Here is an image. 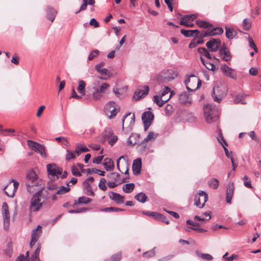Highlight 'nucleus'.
I'll return each instance as SVG.
<instances>
[{
    "instance_id": "1",
    "label": "nucleus",
    "mask_w": 261,
    "mask_h": 261,
    "mask_svg": "<svg viewBox=\"0 0 261 261\" xmlns=\"http://www.w3.org/2000/svg\"><path fill=\"white\" fill-rule=\"evenodd\" d=\"M205 120L208 123L217 121L219 118V113L214 106L207 105L203 107Z\"/></svg>"
},
{
    "instance_id": "2",
    "label": "nucleus",
    "mask_w": 261,
    "mask_h": 261,
    "mask_svg": "<svg viewBox=\"0 0 261 261\" xmlns=\"http://www.w3.org/2000/svg\"><path fill=\"white\" fill-rule=\"evenodd\" d=\"M187 89L189 91H194L198 89L201 86V81L194 74H191L188 78L185 81Z\"/></svg>"
},
{
    "instance_id": "3",
    "label": "nucleus",
    "mask_w": 261,
    "mask_h": 261,
    "mask_svg": "<svg viewBox=\"0 0 261 261\" xmlns=\"http://www.w3.org/2000/svg\"><path fill=\"white\" fill-rule=\"evenodd\" d=\"M42 193V190H39L35 193L31 199L30 205V210L32 212L38 211L42 205L46 204L45 200L41 201L40 195Z\"/></svg>"
},
{
    "instance_id": "4",
    "label": "nucleus",
    "mask_w": 261,
    "mask_h": 261,
    "mask_svg": "<svg viewBox=\"0 0 261 261\" xmlns=\"http://www.w3.org/2000/svg\"><path fill=\"white\" fill-rule=\"evenodd\" d=\"M178 75L176 71L173 69H168L162 72L157 77L159 83H167L174 79Z\"/></svg>"
},
{
    "instance_id": "5",
    "label": "nucleus",
    "mask_w": 261,
    "mask_h": 261,
    "mask_svg": "<svg viewBox=\"0 0 261 261\" xmlns=\"http://www.w3.org/2000/svg\"><path fill=\"white\" fill-rule=\"evenodd\" d=\"M110 85L107 83H102L99 87H93V92L92 93L93 99L95 100H100L105 97V94L107 93V91L110 87Z\"/></svg>"
},
{
    "instance_id": "6",
    "label": "nucleus",
    "mask_w": 261,
    "mask_h": 261,
    "mask_svg": "<svg viewBox=\"0 0 261 261\" xmlns=\"http://www.w3.org/2000/svg\"><path fill=\"white\" fill-rule=\"evenodd\" d=\"M119 111V108H117L115 103L113 101L108 102L104 108L105 113L110 119L114 118Z\"/></svg>"
},
{
    "instance_id": "7",
    "label": "nucleus",
    "mask_w": 261,
    "mask_h": 261,
    "mask_svg": "<svg viewBox=\"0 0 261 261\" xmlns=\"http://www.w3.org/2000/svg\"><path fill=\"white\" fill-rule=\"evenodd\" d=\"M27 144L30 148L39 153L42 157L46 158L47 156L45 147L43 145L32 140H28Z\"/></svg>"
},
{
    "instance_id": "8",
    "label": "nucleus",
    "mask_w": 261,
    "mask_h": 261,
    "mask_svg": "<svg viewBox=\"0 0 261 261\" xmlns=\"http://www.w3.org/2000/svg\"><path fill=\"white\" fill-rule=\"evenodd\" d=\"M208 200L207 194L203 191H200L195 195L194 198V204L198 207L202 208L205 205V202Z\"/></svg>"
},
{
    "instance_id": "9",
    "label": "nucleus",
    "mask_w": 261,
    "mask_h": 261,
    "mask_svg": "<svg viewBox=\"0 0 261 261\" xmlns=\"http://www.w3.org/2000/svg\"><path fill=\"white\" fill-rule=\"evenodd\" d=\"M154 118L153 114L150 111H146L142 115V119L144 124V130L146 131L150 126Z\"/></svg>"
},
{
    "instance_id": "10",
    "label": "nucleus",
    "mask_w": 261,
    "mask_h": 261,
    "mask_svg": "<svg viewBox=\"0 0 261 261\" xmlns=\"http://www.w3.org/2000/svg\"><path fill=\"white\" fill-rule=\"evenodd\" d=\"M2 214L4 220V227L7 230L9 228L10 224V215L8 205L6 202H4L2 205Z\"/></svg>"
},
{
    "instance_id": "11",
    "label": "nucleus",
    "mask_w": 261,
    "mask_h": 261,
    "mask_svg": "<svg viewBox=\"0 0 261 261\" xmlns=\"http://www.w3.org/2000/svg\"><path fill=\"white\" fill-rule=\"evenodd\" d=\"M221 43L220 39L212 38L206 43V46L211 51L216 52L220 48Z\"/></svg>"
},
{
    "instance_id": "12",
    "label": "nucleus",
    "mask_w": 261,
    "mask_h": 261,
    "mask_svg": "<svg viewBox=\"0 0 261 261\" xmlns=\"http://www.w3.org/2000/svg\"><path fill=\"white\" fill-rule=\"evenodd\" d=\"M117 167L119 171L125 174H128V165L125 162L123 156H121L117 160Z\"/></svg>"
},
{
    "instance_id": "13",
    "label": "nucleus",
    "mask_w": 261,
    "mask_h": 261,
    "mask_svg": "<svg viewBox=\"0 0 261 261\" xmlns=\"http://www.w3.org/2000/svg\"><path fill=\"white\" fill-rule=\"evenodd\" d=\"M219 54L222 60L225 62L231 60L232 56L229 49L225 45L222 46L219 49Z\"/></svg>"
},
{
    "instance_id": "14",
    "label": "nucleus",
    "mask_w": 261,
    "mask_h": 261,
    "mask_svg": "<svg viewBox=\"0 0 261 261\" xmlns=\"http://www.w3.org/2000/svg\"><path fill=\"white\" fill-rule=\"evenodd\" d=\"M46 167L48 174L57 176V178L62 173V169L55 164H48Z\"/></svg>"
},
{
    "instance_id": "15",
    "label": "nucleus",
    "mask_w": 261,
    "mask_h": 261,
    "mask_svg": "<svg viewBox=\"0 0 261 261\" xmlns=\"http://www.w3.org/2000/svg\"><path fill=\"white\" fill-rule=\"evenodd\" d=\"M220 69L223 73L225 74L226 76L233 79H237V75L234 70L226 64L222 65Z\"/></svg>"
},
{
    "instance_id": "16",
    "label": "nucleus",
    "mask_w": 261,
    "mask_h": 261,
    "mask_svg": "<svg viewBox=\"0 0 261 261\" xmlns=\"http://www.w3.org/2000/svg\"><path fill=\"white\" fill-rule=\"evenodd\" d=\"M218 133L219 134V136L217 137V139L218 141L223 146L224 150L225 151V153L226 156L231 160V159H233L232 155V152H229L228 149L224 146V144L226 146H227V144L225 140L224 139V138L222 135V133L221 132V130L220 129H218Z\"/></svg>"
},
{
    "instance_id": "17",
    "label": "nucleus",
    "mask_w": 261,
    "mask_h": 261,
    "mask_svg": "<svg viewBox=\"0 0 261 261\" xmlns=\"http://www.w3.org/2000/svg\"><path fill=\"white\" fill-rule=\"evenodd\" d=\"M149 92V87L147 86H144L139 89L138 91H136L133 96L134 99L136 100H139L140 98L144 97Z\"/></svg>"
},
{
    "instance_id": "18",
    "label": "nucleus",
    "mask_w": 261,
    "mask_h": 261,
    "mask_svg": "<svg viewBox=\"0 0 261 261\" xmlns=\"http://www.w3.org/2000/svg\"><path fill=\"white\" fill-rule=\"evenodd\" d=\"M171 97V93L170 94L167 99H163L161 95H154L153 97V101L156 103L159 107H162L166 102H167Z\"/></svg>"
},
{
    "instance_id": "19",
    "label": "nucleus",
    "mask_w": 261,
    "mask_h": 261,
    "mask_svg": "<svg viewBox=\"0 0 261 261\" xmlns=\"http://www.w3.org/2000/svg\"><path fill=\"white\" fill-rule=\"evenodd\" d=\"M234 186L233 183H229L227 188L226 193V200L228 203H231V199L233 195Z\"/></svg>"
},
{
    "instance_id": "20",
    "label": "nucleus",
    "mask_w": 261,
    "mask_h": 261,
    "mask_svg": "<svg viewBox=\"0 0 261 261\" xmlns=\"http://www.w3.org/2000/svg\"><path fill=\"white\" fill-rule=\"evenodd\" d=\"M110 198L112 200L115 201L118 204L124 203V197L118 193L111 192L110 193Z\"/></svg>"
},
{
    "instance_id": "21",
    "label": "nucleus",
    "mask_w": 261,
    "mask_h": 261,
    "mask_svg": "<svg viewBox=\"0 0 261 261\" xmlns=\"http://www.w3.org/2000/svg\"><path fill=\"white\" fill-rule=\"evenodd\" d=\"M141 166L142 163L140 159L138 158L134 161L132 168L134 174L138 175L140 173Z\"/></svg>"
},
{
    "instance_id": "22",
    "label": "nucleus",
    "mask_w": 261,
    "mask_h": 261,
    "mask_svg": "<svg viewBox=\"0 0 261 261\" xmlns=\"http://www.w3.org/2000/svg\"><path fill=\"white\" fill-rule=\"evenodd\" d=\"M212 96L215 101L220 102L222 99V95L219 92V87H214L213 89V92L212 93Z\"/></svg>"
},
{
    "instance_id": "23",
    "label": "nucleus",
    "mask_w": 261,
    "mask_h": 261,
    "mask_svg": "<svg viewBox=\"0 0 261 261\" xmlns=\"http://www.w3.org/2000/svg\"><path fill=\"white\" fill-rule=\"evenodd\" d=\"M103 165L107 171H113L114 169V163L110 158L105 159Z\"/></svg>"
},
{
    "instance_id": "24",
    "label": "nucleus",
    "mask_w": 261,
    "mask_h": 261,
    "mask_svg": "<svg viewBox=\"0 0 261 261\" xmlns=\"http://www.w3.org/2000/svg\"><path fill=\"white\" fill-rule=\"evenodd\" d=\"M41 233V226L38 225L36 229L33 230L31 235V240H33V241L37 242Z\"/></svg>"
},
{
    "instance_id": "25",
    "label": "nucleus",
    "mask_w": 261,
    "mask_h": 261,
    "mask_svg": "<svg viewBox=\"0 0 261 261\" xmlns=\"http://www.w3.org/2000/svg\"><path fill=\"white\" fill-rule=\"evenodd\" d=\"M57 14V11L53 8L48 7L47 8V18L53 22Z\"/></svg>"
},
{
    "instance_id": "26",
    "label": "nucleus",
    "mask_w": 261,
    "mask_h": 261,
    "mask_svg": "<svg viewBox=\"0 0 261 261\" xmlns=\"http://www.w3.org/2000/svg\"><path fill=\"white\" fill-rule=\"evenodd\" d=\"M237 32L232 28L225 27V35L227 38L232 39L237 35Z\"/></svg>"
},
{
    "instance_id": "27",
    "label": "nucleus",
    "mask_w": 261,
    "mask_h": 261,
    "mask_svg": "<svg viewBox=\"0 0 261 261\" xmlns=\"http://www.w3.org/2000/svg\"><path fill=\"white\" fill-rule=\"evenodd\" d=\"M157 136V134L153 132H149L147 136L141 142V144L144 145V147H145L146 143L148 141L154 140Z\"/></svg>"
},
{
    "instance_id": "28",
    "label": "nucleus",
    "mask_w": 261,
    "mask_h": 261,
    "mask_svg": "<svg viewBox=\"0 0 261 261\" xmlns=\"http://www.w3.org/2000/svg\"><path fill=\"white\" fill-rule=\"evenodd\" d=\"M135 199L141 203H145L147 201L148 197L143 192H140L135 196Z\"/></svg>"
},
{
    "instance_id": "29",
    "label": "nucleus",
    "mask_w": 261,
    "mask_h": 261,
    "mask_svg": "<svg viewBox=\"0 0 261 261\" xmlns=\"http://www.w3.org/2000/svg\"><path fill=\"white\" fill-rule=\"evenodd\" d=\"M85 86L86 83L84 81L80 80L79 82L77 90L82 96L85 95Z\"/></svg>"
},
{
    "instance_id": "30",
    "label": "nucleus",
    "mask_w": 261,
    "mask_h": 261,
    "mask_svg": "<svg viewBox=\"0 0 261 261\" xmlns=\"http://www.w3.org/2000/svg\"><path fill=\"white\" fill-rule=\"evenodd\" d=\"M11 181L13 182V186H14L13 191L11 195L9 194L8 193L5 191V190L8 186V185L6 186L3 189V191H4V193H5V194L6 195H7L8 197H12L13 196L14 193L17 190L18 186H19V183L17 181H15V180L12 179Z\"/></svg>"
},
{
    "instance_id": "31",
    "label": "nucleus",
    "mask_w": 261,
    "mask_h": 261,
    "mask_svg": "<svg viewBox=\"0 0 261 261\" xmlns=\"http://www.w3.org/2000/svg\"><path fill=\"white\" fill-rule=\"evenodd\" d=\"M89 150V149L86 146H83L81 144L78 143L76 145L75 152L79 155L81 152H86Z\"/></svg>"
},
{
    "instance_id": "32",
    "label": "nucleus",
    "mask_w": 261,
    "mask_h": 261,
    "mask_svg": "<svg viewBox=\"0 0 261 261\" xmlns=\"http://www.w3.org/2000/svg\"><path fill=\"white\" fill-rule=\"evenodd\" d=\"M135 188L134 183L126 184L122 187V190L126 193H131Z\"/></svg>"
},
{
    "instance_id": "33",
    "label": "nucleus",
    "mask_w": 261,
    "mask_h": 261,
    "mask_svg": "<svg viewBox=\"0 0 261 261\" xmlns=\"http://www.w3.org/2000/svg\"><path fill=\"white\" fill-rule=\"evenodd\" d=\"M113 135V134L112 132V130L110 128H106L103 133V141H105L106 140L108 141L111 139L110 138Z\"/></svg>"
},
{
    "instance_id": "34",
    "label": "nucleus",
    "mask_w": 261,
    "mask_h": 261,
    "mask_svg": "<svg viewBox=\"0 0 261 261\" xmlns=\"http://www.w3.org/2000/svg\"><path fill=\"white\" fill-rule=\"evenodd\" d=\"M66 185L67 187H64V186H61L59 187V189L58 190V191L56 192V194L58 195H63L64 194L67 192H68L70 189L69 188V183L67 182L66 184Z\"/></svg>"
},
{
    "instance_id": "35",
    "label": "nucleus",
    "mask_w": 261,
    "mask_h": 261,
    "mask_svg": "<svg viewBox=\"0 0 261 261\" xmlns=\"http://www.w3.org/2000/svg\"><path fill=\"white\" fill-rule=\"evenodd\" d=\"M196 22L199 28L206 29L212 27V24L205 21L197 20Z\"/></svg>"
},
{
    "instance_id": "36",
    "label": "nucleus",
    "mask_w": 261,
    "mask_h": 261,
    "mask_svg": "<svg viewBox=\"0 0 261 261\" xmlns=\"http://www.w3.org/2000/svg\"><path fill=\"white\" fill-rule=\"evenodd\" d=\"M198 51L200 54L204 56L207 59H212V57H211L209 51L205 47H199L198 48Z\"/></svg>"
},
{
    "instance_id": "37",
    "label": "nucleus",
    "mask_w": 261,
    "mask_h": 261,
    "mask_svg": "<svg viewBox=\"0 0 261 261\" xmlns=\"http://www.w3.org/2000/svg\"><path fill=\"white\" fill-rule=\"evenodd\" d=\"M200 61L208 70L212 71L215 70V66L213 63L206 62L202 57H200Z\"/></svg>"
},
{
    "instance_id": "38",
    "label": "nucleus",
    "mask_w": 261,
    "mask_h": 261,
    "mask_svg": "<svg viewBox=\"0 0 261 261\" xmlns=\"http://www.w3.org/2000/svg\"><path fill=\"white\" fill-rule=\"evenodd\" d=\"M208 184L210 187L215 190L218 188L219 182L217 179L212 178L208 181Z\"/></svg>"
},
{
    "instance_id": "39",
    "label": "nucleus",
    "mask_w": 261,
    "mask_h": 261,
    "mask_svg": "<svg viewBox=\"0 0 261 261\" xmlns=\"http://www.w3.org/2000/svg\"><path fill=\"white\" fill-rule=\"evenodd\" d=\"M214 32L213 31V29L209 31H201L200 32V34L199 35V38L203 39L204 37H208V36H213L214 35Z\"/></svg>"
},
{
    "instance_id": "40",
    "label": "nucleus",
    "mask_w": 261,
    "mask_h": 261,
    "mask_svg": "<svg viewBox=\"0 0 261 261\" xmlns=\"http://www.w3.org/2000/svg\"><path fill=\"white\" fill-rule=\"evenodd\" d=\"M189 94L187 92H182L179 94V100L181 103H184L188 102Z\"/></svg>"
},
{
    "instance_id": "41",
    "label": "nucleus",
    "mask_w": 261,
    "mask_h": 261,
    "mask_svg": "<svg viewBox=\"0 0 261 261\" xmlns=\"http://www.w3.org/2000/svg\"><path fill=\"white\" fill-rule=\"evenodd\" d=\"M100 211L105 212H118L124 211V210L120 208L115 207H106L105 208H101L100 210Z\"/></svg>"
},
{
    "instance_id": "42",
    "label": "nucleus",
    "mask_w": 261,
    "mask_h": 261,
    "mask_svg": "<svg viewBox=\"0 0 261 261\" xmlns=\"http://www.w3.org/2000/svg\"><path fill=\"white\" fill-rule=\"evenodd\" d=\"M251 27V21L247 18H245L243 20L242 22V27L244 30H249Z\"/></svg>"
},
{
    "instance_id": "43",
    "label": "nucleus",
    "mask_w": 261,
    "mask_h": 261,
    "mask_svg": "<svg viewBox=\"0 0 261 261\" xmlns=\"http://www.w3.org/2000/svg\"><path fill=\"white\" fill-rule=\"evenodd\" d=\"M120 174L116 172H112L107 175V177L109 178L114 180V181H117V180H118L120 178Z\"/></svg>"
},
{
    "instance_id": "44",
    "label": "nucleus",
    "mask_w": 261,
    "mask_h": 261,
    "mask_svg": "<svg viewBox=\"0 0 261 261\" xmlns=\"http://www.w3.org/2000/svg\"><path fill=\"white\" fill-rule=\"evenodd\" d=\"M42 190V193L40 195V198H42L46 202V203H47V201L51 197V195L47 192V190Z\"/></svg>"
},
{
    "instance_id": "45",
    "label": "nucleus",
    "mask_w": 261,
    "mask_h": 261,
    "mask_svg": "<svg viewBox=\"0 0 261 261\" xmlns=\"http://www.w3.org/2000/svg\"><path fill=\"white\" fill-rule=\"evenodd\" d=\"M27 178L32 181H34L37 179V175L34 171H30L27 175Z\"/></svg>"
},
{
    "instance_id": "46",
    "label": "nucleus",
    "mask_w": 261,
    "mask_h": 261,
    "mask_svg": "<svg viewBox=\"0 0 261 261\" xmlns=\"http://www.w3.org/2000/svg\"><path fill=\"white\" fill-rule=\"evenodd\" d=\"M92 201V199L90 198L86 197H81L79 198L78 203L79 204H88Z\"/></svg>"
},
{
    "instance_id": "47",
    "label": "nucleus",
    "mask_w": 261,
    "mask_h": 261,
    "mask_svg": "<svg viewBox=\"0 0 261 261\" xmlns=\"http://www.w3.org/2000/svg\"><path fill=\"white\" fill-rule=\"evenodd\" d=\"M14 133L15 130L14 129H3L2 126L0 125V135L3 136L9 135V136H13V135L11 134H6L5 133Z\"/></svg>"
},
{
    "instance_id": "48",
    "label": "nucleus",
    "mask_w": 261,
    "mask_h": 261,
    "mask_svg": "<svg viewBox=\"0 0 261 261\" xmlns=\"http://www.w3.org/2000/svg\"><path fill=\"white\" fill-rule=\"evenodd\" d=\"M97 72L100 73L101 75L108 76V78H110L112 76V73L110 72L107 68H102Z\"/></svg>"
},
{
    "instance_id": "49",
    "label": "nucleus",
    "mask_w": 261,
    "mask_h": 261,
    "mask_svg": "<svg viewBox=\"0 0 261 261\" xmlns=\"http://www.w3.org/2000/svg\"><path fill=\"white\" fill-rule=\"evenodd\" d=\"M99 54V51L97 49L93 50L89 54L88 57V60L91 61L95 58L97 57Z\"/></svg>"
},
{
    "instance_id": "50",
    "label": "nucleus",
    "mask_w": 261,
    "mask_h": 261,
    "mask_svg": "<svg viewBox=\"0 0 261 261\" xmlns=\"http://www.w3.org/2000/svg\"><path fill=\"white\" fill-rule=\"evenodd\" d=\"M94 181V178L93 177H89L86 180L83 182L85 189L91 187V184Z\"/></svg>"
},
{
    "instance_id": "51",
    "label": "nucleus",
    "mask_w": 261,
    "mask_h": 261,
    "mask_svg": "<svg viewBox=\"0 0 261 261\" xmlns=\"http://www.w3.org/2000/svg\"><path fill=\"white\" fill-rule=\"evenodd\" d=\"M244 98V96L243 95H238L235 97L234 102L236 103H241L242 104H245L246 102L243 101Z\"/></svg>"
},
{
    "instance_id": "52",
    "label": "nucleus",
    "mask_w": 261,
    "mask_h": 261,
    "mask_svg": "<svg viewBox=\"0 0 261 261\" xmlns=\"http://www.w3.org/2000/svg\"><path fill=\"white\" fill-rule=\"evenodd\" d=\"M243 179L244 180V185L245 187L248 188H252L251 180L247 176L245 175Z\"/></svg>"
},
{
    "instance_id": "53",
    "label": "nucleus",
    "mask_w": 261,
    "mask_h": 261,
    "mask_svg": "<svg viewBox=\"0 0 261 261\" xmlns=\"http://www.w3.org/2000/svg\"><path fill=\"white\" fill-rule=\"evenodd\" d=\"M197 17V15L195 14L186 15L181 18V20L185 21H193Z\"/></svg>"
},
{
    "instance_id": "54",
    "label": "nucleus",
    "mask_w": 261,
    "mask_h": 261,
    "mask_svg": "<svg viewBox=\"0 0 261 261\" xmlns=\"http://www.w3.org/2000/svg\"><path fill=\"white\" fill-rule=\"evenodd\" d=\"M197 255L202 259L207 260H211L213 259V257L209 254L201 253L199 254H197Z\"/></svg>"
},
{
    "instance_id": "55",
    "label": "nucleus",
    "mask_w": 261,
    "mask_h": 261,
    "mask_svg": "<svg viewBox=\"0 0 261 261\" xmlns=\"http://www.w3.org/2000/svg\"><path fill=\"white\" fill-rule=\"evenodd\" d=\"M180 33L186 37H190L193 36L191 30L181 29L180 30Z\"/></svg>"
},
{
    "instance_id": "56",
    "label": "nucleus",
    "mask_w": 261,
    "mask_h": 261,
    "mask_svg": "<svg viewBox=\"0 0 261 261\" xmlns=\"http://www.w3.org/2000/svg\"><path fill=\"white\" fill-rule=\"evenodd\" d=\"M106 180L105 178H102L100 180V182L99 183V188L103 191H105L107 189V187L106 186Z\"/></svg>"
},
{
    "instance_id": "57",
    "label": "nucleus",
    "mask_w": 261,
    "mask_h": 261,
    "mask_svg": "<svg viewBox=\"0 0 261 261\" xmlns=\"http://www.w3.org/2000/svg\"><path fill=\"white\" fill-rule=\"evenodd\" d=\"M66 155V159L67 160H70L75 158V154L76 153L74 152L70 151L69 150H67Z\"/></svg>"
},
{
    "instance_id": "58",
    "label": "nucleus",
    "mask_w": 261,
    "mask_h": 261,
    "mask_svg": "<svg viewBox=\"0 0 261 261\" xmlns=\"http://www.w3.org/2000/svg\"><path fill=\"white\" fill-rule=\"evenodd\" d=\"M213 31L214 32V35H220L223 33V30L222 28L220 27H216L213 29Z\"/></svg>"
},
{
    "instance_id": "59",
    "label": "nucleus",
    "mask_w": 261,
    "mask_h": 261,
    "mask_svg": "<svg viewBox=\"0 0 261 261\" xmlns=\"http://www.w3.org/2000/svg\"><path fill=\"white\" fill-rule=\"evenodd\" d=\"M155 255L154 248L149 251H148L143 254V256L146 257H151Z\"/></svg>"
},
{
    "instance_id": "60",
    "label": "nucleus",
    "mask_w": 261,
    "mask_h": 261,
    "mask_svg": "<svg viewBox=\"0 0 261 261\" xmlns=\"http://www.w3.org/2000/svg\"><path fill=\"white\" fill-rule=\"evenodd\" d=\"M165 110L166 115H170L173 111V108L171 105L168 104L166 106Z\"/></svg>"
},
{
    "instance_id": "61",
    "label": "nucleus",
    "mask_w": 261,
    "mask_h": 261,
    "mask_svg": "<svg viewBox=\"0 0 261 261\" xmlns=\"http://www.w3.org/2000/svg\"><path fill=\"white\" fill-rule=\"evenodd\" d=\"M13 251L12 243L11 242L8 243L7 245V248L5 250V253L9 255Z\"/></svg>"
},
{
    "instance_id": "62",
    "label": "nucleus",
    "mask_w": 261,
    "mask_h": 261,
    "mask_svg": "<svg viewBox=\"0 0 261 261\" xmlns=\"http://www.w3.org/2000/svg\"><path fill=\"white\" fill-rule=\"evenodd\" d=\"M248 41L249 43V46L251 48H253L255 52H257V49L256 47V45L255 44L254 42H253V39L249 37L248 38Z\"/></svg>"
},
{
    "instance_id": "63",
    "label": "nucleus",
    "mask_w": 261,
    "mask_h": 261,
    "mask_svg": "<svg viewBox=\"0 0 261 261\" xmlns=\"http://www.w3.org/2000/svg\"><path fill=\"white\" fill-rule=\"evenodd\" d=\"M121 258V254L120 252L113 255L111 259L113 261H119Z\"/></svg>"
},
{
    "instance_id": "64",
    "label": "nucleus",
    "mask_w": 261,
    "mask_h": 261,
    "mask_svg": "<svg viewBox=\"0 0 261 261\" xmlns=\"http://www.w3.org/2000/svg\"><path fill=\"white\" fill-rule=\"evenodd\" d=\"M174 255H169L158 259V261H169L174 257Z\"/></svg>"
}]
</instances>
